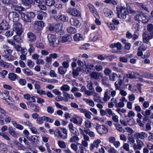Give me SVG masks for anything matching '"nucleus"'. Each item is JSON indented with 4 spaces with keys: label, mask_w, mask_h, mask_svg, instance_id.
Segmentation results:
<instances>
[{
    "label": "nucleus",
    "mask_w": 153,
    "mask_h": 153,
    "mask_svg": "<svg viewBox=\"0 0 153 153\" xmlns=\"http://www.w3.org/2000/svg\"><path fill=\"white\" fill-rule=\"evenodd\" d=\"M59 73L61 75H64L67 71V69L61 66L59 67L58 69Z\"/></svg>",
    "instance_id": "2f4dec72"
},
{
    "label": "nucleus",
    "mask_w": 153,
    "mask_h": 153,
    "mask_svg": "<svg viewBox=\"0 0 153 153\" xmlns=\"http://www.w3.org/2000/svg\"><path fill=\"white\" fill-rule=\"evenodd\" d=\"M85 126L86 128H90L91 126V123L90 121L87 120L85 122Z\"/></svg>",
    "instance_id": "774afa93"
},
{
    "label": "nucleus",
    "mask_w": 153,
    "mask_h": 153,
    "mask_svg": "<svg viewBox=\"0 0 153 153\" xmlns=\"http://www.w3.org/2000/svg\"><path fill=\"white\" fill-rule=\"evenodd\" d=\"M93 100L96 102H98L103 103L102 101L101 97L99 95L96 93H95L94 95H93Z\"/></svg>",
    "instance_id": "393cba45"
},
{
    "label": "nucleus",
    "mask_w": 153,
    "mask_h": 153,
    "mask_svg": "<svg viewBox=\"0 0 153 153\" xmlns=\"http://www.w3.org/2000/svg\"><path fill=\"white\" fill-rule=\"evenodd\" d=\"M55 3V1L54 0H45V4L48 6H51L53 5Z\"/></svg>",
    "instance_id": "f704fd0d"
},
{
    "label": "nucleus",
    "mask_w": 153,
    "mask_h": 153,
    "mask_svg": "<svg viewBox=\"0 0 153 153\" xmlns=\"http://www.w3.org/2000/svg\"><path fill=\"white\" fill-rule=\"evenodd\" d=\"M49 75L52 77H56L58 76V75L54 71L51 70L49 73Z\"/></svg>",
    "instance_id": "5fc2aeb1"
},
{
    "label": "nucleus",
    "mask_w": 153,
    "mask_h": 153,
    "mask_svg": "<svg viewBox=\"0 0 153 153\" xmlns=\"http://www.w3.org/2000/svg\"><path fill=\"white\" fill-rule=\"evenodd\" d=\"M44 22L42 21H35L34 25L43 27L44 26Z\"/></svg>",
    "instance_id": "8fccbe9b"
},
{
    "label": "nucleus",
    "mask_w": 153,
    "mask_h": 153,
    "mask_svg": "<svg viewBox=\"0 0 153 153\" xmlns=\"http://www.w3.org/2000/svg\"><path fill=\"white\" fill-rule=\"evenodd\" d=\"M74 38V40L76 41L82 40L83 38L82 35L79 33H77L75 35Z\"/></svg>",
    "instance_id": "a19ab883"
},
{
    "label": "nucleus",
    "mask_w": 153,
    "mask_h": 153,
    "mask_svg": "<svg viewBox=\"0 0 153 153\" xmlns=\"http://www.w3.org/2000/svg\"><path fill=\"white\" fill-rule=\"evenodd\" d=\"M95 128L97 132L100 134H105L108 132V128L104 125H100L96 123Z\"/></svg>",
    "instance_id": "7ed1b4c3"
},
{
    "label": "nucleus",
    "mask_w": 153,
    "mask_h": 153,
    "mask_svg": "<svg viewBox=\"0 0 153 153\" xmlns=\"http://www.w3.org/2000/svg\"><path fill=\"white\" fill-rule=\"evenodd\" d=\"M82 120V119L78 116H77L76 117H72L70 120L71 122H72L74 124L79 125H81Z\"/></svg>",
    "instance_id": "9d476101"
},
{
    "label": "nucleus",
    "mask_w": 153,
    "mask_h": 153,
    "mask_svg": "<svg viewBox=\"0 0 153 153\" xmlns=\"http://www.w3.org/2000/svg\"><path fill=\"white\" fill-rule=\"evenodd\" d=\"M84 131L86 134H88L91 137H95V134L94 132L92 131H90L89 129L84 128Z\"/></svg>",
    "instance_id": "7c9ffc66"
},
{
    "label": "nucleus",
    "mask_w": 153,
    "mask_h": 153,
    "mask_svg": "<svg viewBox=\"0 0 153 153\" xmlns=\"http://www.w3.org/2000/svg\"><path fill=\"white\" fill-rule=\"evenodd\" d=\"M117 75L115 73H113L109 76V79L111 81H115L117 78Z\"/></svg>",
    "instance_id": "ea45409f"
},
{
    "label": "nucleus",
    "mask_w": 153,
    "mask_h": 153,
    "mask_svg": "<svg viewBox=\"0 0 153 153\" xmlns=\"http://www.w3.org/2000/svg\"><path fill=\"white\" fill-rule=\"evenodd\" d=\"M90 45L89 44L86 43L81 45L79 47V48L81 49H83L85 50H87L88 49L87 47H88Z\"/></svg>",
    "instance_id": "0e129e2a"
},
{
    "label": "nucleus",
    "mask_w": 153,
    "mask_h": 153,
    "mask_svg": "<svg viewBox=\"0 0 153 153\" xmlns=\"http://www.w3.org/2000/svg\"><path fill=\"white\" fill-rule=\"evenodd\" d=\"M22 19L25 22H30L31 19L34 18L35 16L34 13L33 12H27L25 14L23 12L20 13Z\"/></svg>",
    "instance_id": "f03ea898"
},
{
    "label": "nucleus",
    "mask_w": 153,
    "mask_h": 153,
    "mask_svg": "<svg viewBox=\"0 0 153 153\" xmlns=\"http://www.w3.org/2000/svg\"><path fill=\"white\" fill-rule=\"evenodd\" d=\"M137 144L135 143L133 145V148L134 150L137 149L140 150L144 144L143 142L141 140H137Z\"/></svg>",
    "instance_id": "9b49d317"
},
{
    "label": "nucleus",
    "mask_w": 153,
    "mask_h": 153,
    "mask_svg": "<svg viewBox=\"0 0 153 153\" xmlns=\"http://www.w3.org/2000/svg\"><path fill=\"white\" fill-rule=\"evenodd\" d=\"M9 94V92L8 91H5L4 93H1V95H2V96H4V95H5V97H2V98L3 99L5 100L7 102H8V101L7 100V98L8 97Z\"/></svg>",
    "instance_id": "3c124183"
},
{
    "label": "nucleus",
    "mask_w": 153,
    "mask_h": 153,
    "mask_svg": "<svg viewBox=\"0 0 153 153\" xmlns=\"http://www.w3.org/2000/svg\"><path fill=\"white\" fill-rule=\"evenodd\" d=\"M27 40L30 42H33L36 40V36L32 32H29L27 33Z\"/></svg>",
    "instance_id": "ddd939ff"
},
{
    "label": "nucleus",
    "mask_w": 153,
    "mask_h": 153,
    "mask_svg": "<svg viewBox=\"0 0 153 153\" xmlns=\"http://www.w3.org/2000/svg\"><path fill=\"white\" fill-rule=\"evenodd\" d=\"M28 51L29 54L30 55L32 53H33L35 50V48L34 46L31 44H29L27 47Z\"/></svg>",
    "instance_id": "58836bf2"
},
{
    "label": "nucleus",
    "mask_w": 153,
    "mask_h": 153,
    "mask_svg": "<svg viewBox=\"0 0 153 153\" xmlns=\"http://www.w3.org/2000/svg\"><path fill=\"white\" fill-rule=\"evenodd\" d=\"M93 84L91 81L88 82L87 85V87L89 90L91 91H94V88H93Z\"/></svg>",
    "instance_id": "69168bd1"
},
{
    "label": "nucleus",
    "mask_w": 153,
    "mask_h": 153,
    "mask_svg": "<svg viewBox=\"0 0 153 153\" xmlns=\"http://www.w3.org/2000/svg\"><path fill=\"white\" fill-rule=\"evenodd\" d=\"M47 111L48 113L52 114L54 112V110L52 107L49 106L47 107Z\"/></svg>",
    "instance_id": "e2e57ef3"
},
{
    "label": "nucleus",
    "mask_w": 153,
    "mask_h": 153,
    "mask_svg": "<svg viewBox=\"0 0 153 153\" xmlns=\"http://www.w3.org/2000/svg\"><path fill=\"white\" fill-rule=\"evenodd\" d=\"M137 5L140 8H141L143 10H145L146 12H149V10L148 8L144 4L142 3H138L137 4Z\"/></svg>",
    "instance_id": "473e14b6"
},
{
    "label": "nucleus",
    "mask_w": 153,
    "mask_h": 153,
    "mask_svg": "<svg viewBox=\"0 0 153 153\" xmlns=\"http://www.w3.org/2000/svg\"><path fill=\"white\" fill-rule=\"evenodd\" d=\"M116 9L117 11L118 17L120 19H123L124 13V8L123 6L117 7Z\"/></svg>",
    "instance_id": "1a4fd4ad"
},
{
    "label": "nucleus",
    "mask_w": 153,
    "mask_h": 153,
    "mask_svg": "<svg viewBox=\"0 0 153 153\" xmlns=\"http://www.w3.org/2000/svg\"><path fill=\"white\" fill-rule=\"evenodd\" d=\"M22 71L25 74L28 76L32 75L33 74L32 72L28 68L23 69Z\"/></svg>",
    "instance_id": "c03bdc74"
},
{
    "label": "nucleus",
    "mask_w": 153,
    "mask_h": 153,
    "mask_svg": "<svg viewBox=\"0 0 153 153\" xmlns=\"http://www.w3.org/2000/svg\"><path fill=\"white\" fill-rule=\"evenodd\" d=\"M70 87L69 86L66 84H64L60 88L61 90L65 91H68L70 90Z\"/></svg>",
    "instance_id": "09e8293b"
},
{
    "label": "nucleus",
    "mask_w": 153,
    "mask_h": 153,
    "mask_svg": "<svg viewBox=\"0 0 153 153\" xmlns=\"http://www.w3.org/2000/svg\"><path fill=\"white\" fill-rule=\"evenodd\" d=\"M110 48H112L111 50V52L113 53H118L119 51L117 50H115L114 48H116L115 43H112L109 45Z\"/></svg>",
    "instance_id": "603ef678"
},
{
    "label": "nucleus",
    "mask_w": 153,
    "mask_h": 153,
    "mask_svg": "<svg viewBox=\"0 0 153 153\" xmlns=\"http://www.w3.org/2000/svg\"><path fill=\"white\" fill-rule=\"evenodd\" d=\"M22 25L19 23H15L13 25V30L17 34H21L23 30Z\"/></svg>",
    "instance_id": "423d86ee"
},
{
    "label": "nucleus",
    "mask_w": 153,
    "mask_h": 153,
    "mask_svg": "<svg viewBox=\"0 0 153 153\" xmlns=\"http://www.w3.org/2000/svg\"><path fill=\"white\" fill-rule=\"evenodd\" d=\"M23 4L27 7L29 8L31 6V5L33 3L35 4V2L32 0H22Z\"/></svg>",
    "instance_id": "dca6fc26"
},
{
    "label": "nucleus",
    "mask_w": 153,
    "mask_h": 153,
    "mask_svg": "<svg viewBox=\"0 0 153 153\" xmlns=\"http://www.w3.org/2000/svg\"><path fill=\"white\" fill-rule=\"evenodd\" d=\"M44 120V116L42 117H38L37 120V122L39 124H42L43 123V121Z\"/></svg>",
    "instance_id": "338daca9"
},
{
    "label": "nucleus",
    "mask_w": 153,
    "mask_h": 153,
    "mask_svg": "<svg viewBox=\"0 0 153 153\" xmlns=\"http://www.w3.org/2000/svg\"><path fill=\"white\" fill-rule=\"evenodd\" d=\"M63 28V25L62 23H58L54 26L55 31L57 33L61 31Z\"/></svg>",
    "instance_id": "5701e85b"
},
{
    "label": "nucleus",
    "mask_w": 153,
    "mask_h": 153,
    "mask_svg": "<svg viewBox=\"0 0 153 153\" xmlns=\"http://www.w3.org/2000/svg\"><path fill=\"white\" fill-rule=\"evenodd\" d=\"M26 137L30 141H32L34 143H38V142H39V137L36 135L27 137Z\"/></svg>",
    "instance_id": "a211bd4d"
},
{
    "label": "nucleus",
    "mask_w": 153,
    "mask_h": 153,
    "mask_svg": "<svg viewBox=\"0 0 153 153\" xmlns=\"http://www.w3.org/2000/svg\"><path fill=\"white\" fill-rule=\"evenodd\" d=\"M88 7L90 11L92 13L94 16H97L98 14V13L95 7L92 5L90 4H88Z\"/></svg>",
    "instance_id": "b1692460"
},
{
    "label": "nucleus",
    "mask_w": 153,
    "mask_h": 153,
    "mask_svg": "<svg viewBox=\"0 0 153 153\" xmlns=\"http://www.w3.org/2000/svg\"><path fill=\"white\" fill-rule=\"evenodd\" d=\"M62 67L67 69V68H68L69 65V61L67 60L66 61L62 63Z\"/></svg>",
    "instance_id": "052dcab7"
},
{
    "label": "nucleus",
    "mask_w": 153,
    "mask_h": 153,
    "mask_svg": "<svg viewBox=\"0 0 153 153\" xmlns=\"http://www.w3.org/2000/svg\"><path fill=\"white\" fill-rule=\"evenodd\" d=\"M103 12L105 15L109 18L111 17L113 15L112 12L109 9L105 8L103 9Z\"/></svg>",
    "instance_id": "412c9836"
},
{
    "label": "nucleus",
    "mask_w": 153,
    "mask_h": 153,
    "mask_svg": "<svg viewBox=\"0 0 153 153\" xmlns=\"http://www.w3.org/2000/svg\"><path fill=\"white\" fill-rule=\"evenodd\" d=\"M44 80H45L47 82L49 83H57L58 82V81L57 80H56L54 79H48L47 80H46L45 79H43Z\"/></svg>",
    "instance_id": "680f3d73"
},
{
    "label": "nucleus",
    "mask_w": 153,
    "mask_h": 153,
    "mask_svg": "<svg viewBox=\"0 0 153 153\" xmlns=\"http://www.w3.org/2000/svg\"><path fill=\"white\" fill-rule=\"evenodd\" d=\"M69 129L71 133L74 135H79V133L77 129L74 127L73 124L71 123H70L68 125Z\"/></svg>",
    "instance_id": "f8f14e48"
},
{
    "label": "nucleus",
    "mask_w": 153,
    "mask_h": 153,
    "mask_svg": "<svg viewBox=\"0 0 153 153\" xmlns=\"http://www.w3.org/2000/svg\"><path fill=\"white\" fill-rule=\"evenodd\" d=\"M100 73L96 71L92 72L90 74V76L91 78L98 79L100 77Z\"/></svg>",
    "instance_id": "bb28decb"
},
{
    "label": "nucleus",
    "mask_w": 153,
    "mask_h": 153,
    "mask_svg": "<svg viewBox=\"0 0 153 153\" xmlns=\"http://www.w3.org/2000/svg\"><path fill=\"white\" fill-rule=\"evenodd\" d=\"M79 145L82 146V144L79 143L78 142L76 143V144L75 143H72L71 145V148L74 151H76L78 149V146Z\"/></svg>",
    "instance_id": "4c0bfd02"
},
{
    "label": "nucleus",
    "mask_w": 153,
    "mask_h": 153,
    "mask_svg": "<svg viewBox=\"0 0 153 153\" xmlns=\"http://www.w3.org/2000/svg\"><path fill=\"white\" fill-rule=\"evenodd\" d=\"M16 145L20 150H25L27 149V148L25 146L18 142L16 143Z\"/></svg>",
    "instance_id": "a18cd8bd"
},
{
    "label": "nucleus",
    "mask_w": 153,
    "mask_h": 153,
    "mask_svg": "<svg viewBox=\"0 0 153 153\" xmlns=\"http://www.w3.org/2000/svg\"><path fill=\"white\" fill-rule=\"evenodd\" d=\"M17 75L15 73H9L8 76V78L10 80L15 81L17 78Z\"/></svg>",
    "instance_id": "c9c22d12"
},
{
    "label": "nucleus",
    "mask_w": 153,
    "mask_h": 153,
    "mask_svg": "<svg viewBox=\"0 0 153 153\" xmlns=\"http://www.w3.org/2000/svg\"><path fill=\"white\" fill-rule=\"evenodd\" d=\"M8 18L10 20L13 22H17L19 20V15L16 12H11L8 14Z\"/></svg>",
    "instance_id": "20e7f679"
},
{
    "label": "nucleus",
    "mask_w": 153,
    "mask_h": 153,
    "mask_svg": "<svg viewBox=\"0 0 153 153\" xmlns=\"http://www.w3.org/2000/svg\"><path fill=\"white\" fill-rule=\"evenodd\" d=\"M66 129L63 128H59L58 129V133L59 136L62 139H66L67 138V132Z\"/></svg>",
    "instance_id": "0eeeda50"
},
{
    "label": "nucleus",
    "mask_w": 153,
    "mask_h": 153,
    "mask_svg": "<svg viewBox=\"0 0 153 153\" xmlns=\"http://www.w3.org/2000/svg\"><path fill=\"white\" fill-rule=\"evenodd\" d=\"M124 97H123L120 99V102L116 104V106L117 107L120 108H122L123 107L124 105Z\"/></svg>",
    "instance_id": "c85d7f7f"
},
{
    "label": "nucleus",
    "mask_w": 153,
    "mask_h": 153,
    "mask_svg": "<svg viewBox=\"0 0 153 153\" xmlns=\"http://www.w3.org/2000/svg\"><path fill=\"white\" fill-rule=\"evenodd\" d=\"M20 35L17 34L13 36V39L16 42H19L22 41V39L20 36Z\"/></svg>",
    "instance_id": "49530a36"
},
{
    "label": "nucleus",
    "mask_w": 153,
    "mask_h": 153,
    "mask_svg": "<svg viewBox=\"0 0 153 153\" xmlns=\"http://www.w3.org/2000/svg\"><path fill=\"white\" fill-rule=\"evenodd\" d=\"M111 72V71L108 68H106L104 71V74L106 76H109Z\"/></svg>",
    "instance_id": "13d9d810"
},
{
    "label": "nucleus",
    "mask_w": 153,
    "mask_h": 153,
    "mask_svg": "<svg viewBox=\"0 0 153 153\" xmlns=\"http://www.w3.org/2000/svg\"><path fill=\"white\" fill-rule=\"evenodd\" d=\"M9 26L7 22L6 21H3L0 24V29L6 30L8 29Z\"/></svg>",
    "instance_id": "6ab92c4d"
},
{
    "label": "nucleus",
    "mask_w": 153,
    "mask_h": 153,
    "mask_svg": "<svg viewBox=\"0 0 153 153\" xmlns=\"http://www.w3.org/2000/svg\"><path fill=\"white\" fill-rule=\"evenodd\" d=\"M13 126L16 128L20 130H22L23 129V127L22 125L18 124L15 121H13L12 122Z\"/></svg>",
    "instance_id": "79ce46f5"
},
{
    "label": "nucleus",
    "mask_w": 153,
    "mask_h": 153,
    "mask_svg": "<svg viewBox=\"0 0 153 153\" xmlns=\"http://www.w3.org/2000/svg\"><path fill=\"white\" fill-rule=\"evenodd\" d=\"M72 38L70 36L65 35L62 37V42H69L71 41Z\"/></svg>",
    "instance_id": "c756f323"
},
{
    "label": "nucleus",
    "mask_w": 153,
    "mask_h": 153,
    "mask_svg": "<svg viewBox=\"0 0 153 153\" xmlns=\"http://www.w3.org/2000/svg\"><path fill=\"white\" fill-rule=\"evenodd\" d=\"M116 126L117 129L120 132H124V128L120 125L117 124Z\"/></svg>",
    "instance_id": "bf43d9fd"
},
{
    "label": "nucleus",
    "mask_w": 153,
    "mask_h": 153,
    "mask_svg": "<svg viewBox=\"0 0 153 153\" xmlns=\"http://www.w3.org/2000/svg\"><path fill=\"white\" fill-rule=\"evenodd\" d=\"M70 22L72 25L77 27H79L81 25L79 21L77 19L71 18L70 20Z\"/></svg>",
    "instance_id": "f3484780"
},
{
    "label": "nucleus",
    "mask_w": 153,
    "mask_h": 153,
    "mask_svg": "<svg viewBox=\"0 0 153 153\" xmlns=\"http://www.w3.org/2000/svg\"><path fill=\"white\" fill-rule=\"evenodd\" d=\"M67 12L70 15L73 16L79 17L81 16V13L80 11L75 8H70L68 9Z\"/></svg>",
    "instance_id": "6e6552de"
},
{
    "label": "nucleus",
    "mask_w": 153,
    "mask_h": 153,
    "mask_svg": "<svg viewBox=\"0 0 153 153\" xmlns=\"http://www.w3.org/2000/svg\"><path fill=\"white\" fill-rule=\"evenodd\" d=\"M110 91L107 90L104 92V97L102 98V100L104 101V102H107L111 98V96L110 94Z\"/></svg>",
    "instance_id": "2eb2a0df"
},
{
    "label": "nucleus",
    "mask_w": 153,
    "mask_h": 153,
    "mask_svg": "<svg viewBox=\"0 0 153 153\" xmlns=\"http://www.w3.org/2000/svg\"><path fill=\"white\" fill-rule=\"evenodd\" d=\"M67 30L68 32L74 34L76 32V29L72 27H68L67 29Z\"/></svg>",
    "instance_id": "37998d69"
},
{
    "label": "nucleus",
    "mask_w": 153,
    "mask_h": 153,
    "mask_svg": "<svg viewBox=\"0 0 153 153\" xmlns=\"http://www.w3.org/2000/svg\"><path fill=\"white\" fill-rule=\"evenodd\" d=\"M137 138H139L141 139H143L144 138L147 137L148 135L145 132L140 133H136L135 134Z\"/></svg>",
    "instance_id": "aec40b11"
},
{
    "label": "nucleus",
    "mask_w": 153,
    "mask_h": 153,
    "mask_svg": "<svg viewBox=\"0 0 153 153\" xmlns=\"http://www.w3.org/2000/svg\"><path fill=\"white\" fill-rule=\"evenodd\" d=\"M147 31L143 34V39L144 42L147 43L149 40L153 38V25L149 24L147 26Z\"/></svg>",
    "instance_id": "f257e3e1"
},
{
    "label": "nucleus",
    "mask_w": 153,
    "mask_h": 153,
    "mask_svg": "<svg viewBox=\"0 0 153 153\" xmlns=\"http://www.w3.org/2000/svg\"><path fill=\"white\" fill-rule=\"evenodd\" d=\"M50 44L51 45H54L59 44V41L55 36L53 35L49 34L47 36Z\"/></svg>",
    "instance_id": "39448f33"
},
{
    "label": "nucleus",
    "mask_w": 153,
    "mask_h": 153,
    "mask_svg": "<svg viewBox=\"0 0 153 153\" xmlns=\"http://www.w3.org/2000/svg\"><path fill=\"white\" fill-rule=\"evenodd\" d=\"M101 141L99 139L94 141L93 143L91 144L90 149L93 150L94 147L97 148L98 147L99 144L101 143Z\"/></svg>",
    "instance_id": "4be33fe9"
},
{
    "label": "nucleus",
    "mask_w": 153,
    "mask_h": 153,
    "mask_svg": "<svg viewBox=\"0 0 153 153\" xmlns=\"http://www.w3.org/2000/svg\"><path fill=\"white\" fill-rule=\"evenodd\" d=\"M143 14L139 13L137 14L134 17L135 20L139 23H140L142 19Z\"/></svg>",
    "instance_id": "72a5a7b5"
},
{
    "label": "nucleus",
    "mask_w": 153,
    "mask_h": 153,
    "mask_svg": "<svg viewBox=\"0 0 153 153\" xmlns=\"http://www.w3.org/2000/svg\"><path fill=\"white\" fill-rule=\"evenodd\" d=\"M27 104L29 108L35 111H39V107L36 105L30 102H27Z\"/></svg>",
    "instance_id": "4468645a"
},
{
    "label": "nucleus",
    "mask_w": 153,
    "mask_h": 153,
    "mask_svg": "<svg viewBox=\"0 0 153 153\" xmlns=\"http://www.w3.org/2000/svg\"><path fill=\"white\" fill-rule=\"evenodd\" d=\"M142 114L146 117H148L151 114V112L150 110L147 109L145 111H142L141 112Z\"/></svg>",
    "instance_id": "de8ad7c7"
},
{
    "label": "nucleus",
    "mask_w": 153,
    "mask_h": 153,
    "mask_svg": "<svg viewBox=\"0 0 153 153\" xmlns=\"http://www.w3.org/2000/svg\"><path fill=\"white\" fill-rule=\"evenodd\" d=\"M5 111L1 107H0V120L3 121V115L5 114Z\"/></svg>",
    "instance_id": "864d4df0"
},
{
    "label": "nucleus",
    "mask_w": 153,
    "mask_h": 153,
    "mask_svg": "<svg viewBox=\"0 0 153 153\" xmlns=\"http://www.w3.org/2000/svg\"><path fill=\"white\" fill-rule=\"evenodd\" d=\"M126 10H125V15H127L128 13H135V11L132 10L129 6H127V4H126Z\"/></svg>",
    "instance_id": "e433bc0d"
},
{
    "label": "nucleus",
    "mask_w": 153,
    "mask_h": 153,
    "mask_svg": "<svg viewBox=\"0 0 153 153\" xmlns=\"http://www.w3.org/2000/svg\"><path fill=\"white\" fill-rule=\"evenodd\" d=\"M11 7L13 8V9L17 11H23L25 10V8L22 7L20 6L16 5V4H11Z\"/></svg>",
    "instance_id": "a878e982"
},
{
    "label": "nucleus",
    "mask_w": 153,
    "mask_h": 153,
    "mask_svg": "<svg viewBox=\"0 0 153 153\" xmlns=\"http://www.w3.org/2000/svg\"><path fill=\"white\" fill-rule=\"evenodd\" d=\"M58 143L60 148H64L66 147V145L65 143L63 141H59Z\"/></svg>",
    "instance_id": "6e6d98bb"
},
{
    "label": "nucleus",
    "mask_w": 153,
    "mask_h": 153,
    "mask_svg": "<svg viewBox=\"0 0 153 153\" xmlns=\"http://www.w3.org/2000/svg\"><path fill=\"white\" fill-rule=\"evenodd\" d=\"M79 135H74L72 136L69 139L70 142H75L76 143L79 140V138L78 137Z\"/></svg>",
    "instance_id": "cd10ccee"
},
{
    "label": "nucleus",
    "mask_w": 153,
    "mask_h": 153,
    "mask_svg": "<svg viewBox=\"0 0 153 153\" xmlns=\"http://www.w3.org/2000/svg\"><path fill=\"white\" fill-rule=\"evenodd\" d=\"M22 124H23L29 126L31 127L32 126V124L30 122L25 119L23 120H22Z\"/></svg>",
    "instance_id": "4d7b16f0"
}]
</instances>
